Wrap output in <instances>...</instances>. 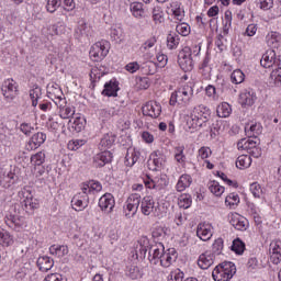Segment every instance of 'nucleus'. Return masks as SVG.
Segmentation results:
<instances>
[{
	"mask_svg": "<svg viewBox=\"0 0 281 281\" xmlns=\"http://www.w3.org/2000/svg\"><path fill=\"white\" fill-rule=\"evenodd\" d=\"M148 260L150 265H159L160 267L168 269L172 262L177 261V250L171 248L166 251L164 244L157 243L150 246Z\"/></svg>",
	"mask_w": 281,
	"mask_h": 281,
	"instance_id": "obj_1",
	"label": "nucleus"
},
{
	"mask_svg": "<svg viewBox=\"0 0 281 281\" xmlns=\"http://www.w3.org/2000/svg\"><path fill=\"white\" fill-rule=\"evenodd\" d=\"M212 117V111L210 108H207L204 104H200L195 108H193L190 119L192 128H203L207 122H210V119Z\"/></svg>",
	"mask_w": 281,
	"mask_h": 281,
	"instance_id": "obj_2",
	"label": "nucleus"
},
{
	"mask_svg": "<svg viewBox=\"0 0 281 281\" xmlns=\"http://www.w3.org/2000/svg\"><path fill=\"white\" fill-rule=\"evenodd\" d=\"M235 273L236 265L232 261H224L214 268L212 277L215 281H228L234 278Z\"/></svg>",
	"mask_w": 281,
	"mask_h": 281,
	"instance_id": "obj_3",
	"label": "nucleus"
},
{
	"mask_svg": "<svg viewBox=\"0 0 281 281\" xmlns=\"http://www.w3.org/2000/svg\"><path fill=\"white\" fill-rule=\"evenodd\" d=\"M18 210L16 205L12 206L10 213L4 217V223L8 227H11V229L21 232L23 227H26V223L25 217L21 216V213Z\"/></svg>",
	"mask_w": 281,
	"mask_h": 281,
	"instance_id": "obj_4",
	"label": "nucleus"
},
{
	"mask_svg": "<svg viewBox=\"0 0 281 281\" xmlns=\"http://www.w3.org/2000/svg\"><path fill=\"white\" fill-rule=\"evenodd\" d=\"M142 203V195L138 193L131 194L123 207V212L126 218H133L135 214H137V210H139V204Z\"/></svg>",
	"mask_w": 281,
	"mask_h": 281,
	"instance_id": "obj_5",
	"label": "nucleus"
},
{
	"mask_svg": "<svg viewBox=\"0 0 281 281\" xmlns=\"http://www.w3.org/2000/svg\"><path fill=\"white\" fill-rule=\"evenodd\" d=\"M178 64L182 71H192L194 69V61L192 60V49L188 46L182 48L178 54Z\"/></svg>",
	"mask_w": 281,
	"mask_h": 281,
	"instance_id": "obj_6",
	"label": "nucleus"
},
{
	"mask_svg": "<svg viewBox=\"0 0 281 281\" xmlns=\"http://www.w3.org/2000/svg\"><path fill=\"white\" fill-rule=\"evenodd\" d=\"M89 54L90 58H92V60H94L95 63L103 60V58H106V56L109 55V42H97L92 45Z\"/></svg>",
	"mask_w": 281,
	"mask_h": 281,
	"instance_id": "obj_7",
	"label": "nucleus"
},
{
	"mask_svg": "<svg viewBox=\"0 0 281 281\" xmlns=\"http://www.w3.org/2000/svg\"><path fill=\"white\" fill-rule=\"evenodd\" d=\"M165 164H166V155H164V153L159 150L151 153L147 161L148 169L153 170V172H157L161 170Z\"/></svg>",
	"mask_w": 281,
	"mask_h": 281,
	"instance_id": "obj_8",
	"label": "nucleus"
},
{
	"mask_svg": "<svg viewBox=\"0 0 281 281\" xmlns=\"http://www.w3.org/2000/svg\"><path fill=\"white\" fill-rule=\"evenodd\" d=\"M150 247H153V245H150V241L147 239V237H142L135 245L132 258H136V260L140 258V260H144L147 252L148 256H150Z\"/></svg>",
	"mask_w": 281,
	"mask_h": 281,
	"instance_id": "obj_9",
	"label": "nucleus"
},
{
	"mask_svg": "<svg viewBox=\"0 0 281 281\" xmlns=\"http://www.w3.org/2000/svg\"><path fill=\"white\" fill-rule=\"evenodd\" d=\"M22 195L24 196L22 209L26 214H34V211L38 210V200L34 199L32 192L25 188L22 190Z\"/></svg>",
	"mask_w": 281,
	"mask_h": 281,
	"instance_id": "obj_10",
	"label": "nucleus"
},
{
	"mask_svg": "<svg viewBox=\"0 0 281 281\" xmlns=\"http://www.w3.org/2000/svg\"><path fill=\"white\" fill-rule=\"evenodd\" d=\"M47 97L53 100L55 104L56 102H59V104H67V101L65 100V94L63 93V90L60 89V86H58V83L47 87Z\"/></svg>",
	"mask_w": 281,
	"mask_h": 281,
	"instance_id": "obj_11",
	"label": "nucleus"
},
{
	"mask_svg": "<svg viewBox=\"0 0 281 281\" xmlns=\"http://www.w3.org/2000/svg\"><path fill=\"white\" fill-rule=\"evenodd\" d=\"M99 207H101L102 212H105V214H111L115 207V198H113V194H103L99 199Z\"/></svg>",
	"mask_w": 281,
	"mask_h": 281,
	"instance_id": "obj_12",
	"label": "nucleus"
},
{
	"mask_svg": "<svg viewBox=\"0 0 281 281\" xmlns=\"http://www.w3.org/2000/svg\"><path fill=\"white\" fill-rule=\"evenodd\" d=\"M142 111L143 115L157 119L161 115V105L157 102L149 101L143 106Z\"/></svg>",
	"mask_w": 281,
	"mask_h": 281,
	"instance_id": "obj_13",
	"label": "nucleus"
},
{
	"mask_svg": "<svg viewBox=\"0 0 281 281\" xmlns=\"http://www.w3.org/2000/svg\"><path fill=\"white\" fill-rule=\"evenodd\" d=\"M155 211H157V206H155V200L153 196L147 195L143 198L140 201V212L144 216H150Z\"/></svg>",
	"mask_w": 281,
	"mask_h": 281,
	"instance_id": "obj_14",
	"label": "nucleus"
},
{
	"mask_svg": "<svg viewBox=\"0 0 281 281\" xmlns=\"http://www.w3.org/2000/svg\"><path fill=\"white\" fill-rule=\"evenodd\" d=\"M2 93L9 102H12L19 93V90L16 89V83H13L11 80H7L4 85L2 86Z\"/></svg>",
	"mask_w": 281,
	"mask_h": 281,
	"instance_id": "obj_15",
	"label": "nucleus"
},
{
	"mask_svg": "<svg viewBox=\"0 0 281 281\" xmlns=\"http://www.w3.org/2000/svg\"><path fill=\"white\" fill-rule=\"evenodd\" d=\"M88 205H89V196L82 195V193H78L71 200L72 210H75L76 212H82V210H86Z\"/></svg>",
	"mask_w": 281,
	"mask_h": 281,
	"instance_id": "obj_16",
	"label": "nucleus"
},
{
	"mask_svg": "<svg viewBox=\"0 0 281 281\" xmlns=\"http://www.w3.org/2000/svg\"><path fill=\"white\" fill-rule=\"evenodd\" d=\"M45 139H47V135L43 132H37L34 134L26 145L27 150H36L40 148L42 144H45Z\"/></svg>",
	"mask_w": 281,
	"mask_h": 281,
	"instance_id": "obj_17",
	"label": "nucleus"
},
{
	"mask_svg": "<svg viewBox=\"0 0 281 281\" xmlns=\"http://www.w3.org/2000/svg\"><path fill=\"white\" fill-rule=\"evenodd\" d=\"M119 91L120 83L116 79H111L110 81L105 82L102 95H106L108 98H117Z\"/></svg>",
	"mask_w": 281,
	"mask_h": 281,
	"instance_id": "obj_18",
	"label": "nucleus"
},
{
	"mask_svg": "<svg viewBox=\"0 0 281 281\" xmlns=\"http://www.w3.org/2000/svg\"><path fill=\"white\" fill-rule=\"evenodd\" d=\"M177 91L179 95V104H188V102L192 100V95H194V89H192V86L190 85L183 86Z\"/></svg>",
	"mask_w": 281,
	"mask_h": 281,
	"instance_id": "obj_19",
	"label": "nucleus"
},
{
	"mask_svg": "<svg viewBox=\"0 0 281 281\" xmlns=\"http://www.w3.org/2000/svg\"><path fill=\"white\" fill-rule=\"evenodd\" d=\"M93 161L97 168H103V166L113 161V154L111 151H102L94 156Z\"/></svg>",
	"mask_w": 281,
	"mask_h": 281,
	"instance_id": "obj_20",
	"label": "nucleus"
},
{
	"mask_svg": "<svg viewBox=\"0 0 281 281\" xmlns=\"http://www.w3.org/2000/svg\"><path fill=\"white\" fill-rule=\"evenodd\" d=\"M214 265V255L210 252H204L200 255L198 259V267L200 269H210Z\"/></svg>",
	"mask_w": 281,
	"mask_h": 281,
	"instance_id": "obj_21",
	"label": "nucleus"
},
{
	"mask_svg": "<svg viewBox=\"0 0 281 281\" xmlns=\"http://www.w3.org/2000/svg\"><path fill=\"white\" fill-rule=\"evenodd\" d=\"M196 236L200 240H210V238H212V227L209 224H199L196 228Z\"/></svg>",
	"mask_w": 281,
	"mask_h": 281,
	"instance_id": "obj_22",
	"label": "nucleus"
},
{
	"mask_svg": "<svg viewBox=\"0 0 281 281\" xmlns=\"http://www.w3.org/2000/svg\"><path fill=\"white\" fill-rule=\"evenodd\" d=\"M276 58V50L268 49L261 57L260 65L265 69H271L273 67V60Z\"/></svg>",
	"mask_w": 281,
	"mask_h": 281,
	"instance_id": "obj_23",
	"label": "nucleus"
},
{
	"mask_svg": "<svg viewBox=\"0 0 281 281\" xmlns=\"http://www.w3.org/2000/svg\"><path fill=\"white\" fill-rule=\"evenodd\" d=\"M247 137H258L262 133V125L260 123H248L245 126Z\"/></svg>",
	"mask_w": 281,
	"mask_h": 281,
	"instance_id": "obj_24",
	"label": "nucleus"
},
{
	"mask_svg": "<svg viewBox=\"0 0 281 281\" xmlns=\"http://www.w3.org/2000/svg\"><path fill=\"white\" fill-rule=\"evenodd\" d=\"M37 267L40 271L47 272L54 268V259L48 256H42L37 259Z\"/></svg>",
	"mask_w": 281,
	"mask_h": 281,
	"instance_id": "obj_25",
	"label": "nucleus"
},
{
	"mask_svg": "<svg viewBox=\"0 0 281 281\" xmlns=\"http://www.w3.org/2000/svg\"><path fill=\"white\" fill-rule=\"evenodd\" d=\"M66 103L56 102V106L59 108V115L63 120H69V117H74V113H76V110L74 108H69L65 105Z\"/></svg>",
	"mask_w": 281,
	"mask_h": 281,
	"instance_id": "obj_26",
	"label": "nucleus"
},
{
	"mask_svg": "<svg viewBox=\"0 0 281 281\" xmlns=\"http://www.w3.org/2000/svg\"><path fill=\"white\" fill-rule=\"evenodd\" d=\"M239 102L241 106H252V104L256 102V94L254 92H243L239 95Z\"/></svg>",
	"mask_w": 281,
	"mask_h": 281,
	"instance_id": "obj_27",
	"label": "nucleus"
},
{
	"mask_svg": "<svg viewBox=\"0 0 281 281\" xmlns=\"http://www.w3.org/2000/svg\"><path fill=\"white\" fill-rule=\"evenodd\" d=\"M125 274L127 278H131V280H139L142 276H144V272H142V269L135 265L127 266L125 269Z\"/></svg>",
	"mask_w": 281,
	"mask_h": 281,
	"instance_id": "obj_28",
	"label": "nucleus"
},
{
	"mask_svg": "<svg viewBox=\"0 0 281 281\" xmlns=\"http://www.w3.org/2000/svg\"><path fill=\"white\" fill-rule=\"evenodd\" d=\"M49 254L52 256H57V258H64V256H67V254H69V247L65 245H61V246L52 245L49 247Z\"/></svg>",
	"mask_w": 281,
	"mask_h": 281,
	"instance_id": "obj_29",
	"label": "nucleus"
},
{
	"mask_svg": "<svg viewBox=\"0 0 281 281\" xmlns=\"http://www.w3.org/2000/svg\"><path fill=\"white\" fill-rule=\"evenodd\" d=\"M190 186H192V177L190 175H182L178 180L176 189L178 192H183V190L190 188Z\"/></svg>",
	"mask_w": 281,
	"mask_h": 281,
	"instance_id": "obj_30",
	"label": "nucleus"
},
{
	"mask_svg": "<svg viewBox=\"0 0 281 281\" xmlns=\"http://www.w3.org/2000/svg\"><path fill=\"white\" fill-rule=\"evenodd\" d=\"M139 151L135 150V148H128L127 154L125 156L126 166H135L139 160Z\"/></svg>",
	"mask_w": 281,
	"mask_h": 281,
	"instance_id": "obj_31",
	"label": "nucleus"
},
{
	"mask_svg": "<svg viewBox=\"0 0 281 281\" xmlns=\"http://www.w3.org/2000/svg\"><path fill=\"white\" fill-rule=\"evenodd\" d=\"M140 70L143 71V74H145L146 76H153L157 72V64L155 61H145L142 66H140Z\"/></svg>",
	"mask_w": 281,
	"mask_h": 281,
	"instance_id": "obj_32",
	"label": "nucleus"
},
{
	"mask_svg": "<svg viewBox=\"0 0 281 281\" xmlns=\"http://www.w3.org/2000/svg\"><path fill=\"white\" fill-rule=\"evenodd\" d=\"M251 166V156L240 155L236 160V168L239 170H245Z\"/></svg>",
	"mask_w": 281,
	"mask_h": 281,
	"instance_id": "obj_33",
	"label": "nucleus"
},
{
	"mask_svg": "<svg viewBox=\"0 0 281 281\" xmlns=\"http://www.w3.org/2000/svg\"><path fill=\"white\" fill-rule=\"evenodd\" d=\"M151 16L156 25H159L166 21V18H164V9H161V7H154Z\"/></svg>",
	"mask_w": 281,
	"mask_h": 281,
	"instance_id": "obj_34",
	"label": "nucleus"
},
{
	"mask_svg": "<svg viewBox=\"0 0 281 281\" xmlns=\"http://www.w3.org/2000/svg\"><path fill=\"white\" fill-rule=\"evenodd\" d=\"M256 140L249 137L248 139L243 138L237 143L238 150H251V148L256 147Z\"/></svg>",
	"mask_w": 281,
	"mask_h": 281,
	"instance_id": "obj_35",
	"label": "nucleus"
},
{
	"mask_svg": "<svg viewBox=\"0 0 281 281\" xmlns=\"http://www.w3.org/2000/svg\"><path fill=\"white\" fill-rule=\"evenodd\" d=\"M231 225L235 227V229H238L239 232H246L247 227H249V223L245 218H232Z\"/></svg>",
	"mask_w": 281,
	"mask_h": 281,
	"instance_id": "obj_36",
	"label": "nucleus"
},
{
	"mask_svg": "<svg viewBox=\"0 0 281 281\" xmlns=\"http://www.w3.org/2000/svg\"><path fill=\"white\" fill-rule=\"evenodd\" d=\"M216 113L218 117H229L232 113V106L229 105V103L224 102L217 106Z\"/></svg>",
	"mask_w": 281,
	"mask_h": 281,
	"instance_id": "obj_37",
	"label": "nucleus"
},
{
	"mask_svg": "<svg viewBox=\"0 0 281 281\" xmlns=\"http://www.w3.org/2000/svg\"><path fill=\"white\" fill-rule=\"evenodd\" d=\"M43 95L41 87L35 86L32 90H30V98L32 100V106H38V100Z\"/></svg>",
	"mask_w": 281,
	"mask_h": 281,
	"instance_id": "obj_38",
	"label": "nucleus"
},
{
	"mask_svg": "<svg viewBox=\"0 0 281 281\" xmlns=\"http://www.w3.org/2000/svg\"><path fill=\"white\" fill-rule=\"evenodd\" d=\"M232 251L237 254V256H243L245 254V244L240 238H236L233 240V245L231 246Z\"/></svg>",
	"mask_w": 281,
	"mask_h": 281,
	"instance_id": "obj_39",
	"label": "nucleus"
},
{
	"mask_svg": "<svg viewBox=\"0 0 281 281\" xmlns=\"http://www.w3.org/2000/svg\"><path fill=\"white\" fill-rule=\"evenodd\" d=\"M231 81L233 85H243L245 82V72L240 69H236L231 75Z\"/></svg>",
	"mask_w": 281,
	"mask_h": 281,
	"instance_id": "obj_40",
	"label": "nucleus"
},
{
	"mask_svg": "<svg viewBox=\"0 0 281 281\" xmlns=\"http://www.w3.org/2000/svg\"><path fill=\"white\" fill-rule=\"evenodd\" d=\"M0 245L2 247H10L12 245V236L3 228H0Z\"/></svg>",
	"mask_w": 281,
	"mask_h": 281,
	"instance_id": "obj_41",
	"label": "nucleus"
},
{
	"mask_svg": "<svg viewBox=\"0 0 281 281\" xmlns=\"http://www.w3.org/2000/svg\"><path fill=\"white\" fill-rule=\"evenodd\" d=\"M209 190L215 196H221L225 192V187H222L217 181H212L209 183Z\"/></svg>",
	"mask_w": 281,
	"mask_h": 281,
	"instance_id": "obj_42",
	"label": "nucleus"
},
{
	"mask_svg": "<svg viewBox=\"0 0 281 281\" xmlns=\"http://www.w3.org/2000/svg\"><path fill=\"white\" fill-rule=\"evenodd\" d=\"M131 11L136 19L144 16V4L142 2H134L131 4Z\"/></svg>",
	"mask_w": 281,
	"mask_h": 281,
	"instance_id": "obj_43",
	"label": "nucleus"
},
{
	"mask_svg": "<svg viewBox=\"0 0 281 281\" xmlns=\"http://www.w3.org/2000/svg\"><path fill=\"white\" fill-rule=\"evenodd\" d=\"M178 205H179V207H183V210H188V207H190L192 205V195L182 194L179 198Z\"/></svg>",
	"mask_w": 281,
	"mask_h": 281,
	"instance_id": "obj_44",
	"label": "nucleus"
},
{
	"mask_svg": "<svg viewBox=\"0 0 281 281\" xmlns=\"http://www.w3.org/2000/svg\"><path fill=\"white\" fill-rule=\"evenodd\" d=\"M179 41H180L179 35L170 33L167 36V47L169 49H177V47L179 45Z\"/></svg>",
	"mask_w": 281,
	"mask_h": 281,
	"instance_id": "obj_45",
	"label": "nucleus"
},
{
	"mask_svg": "<svg viewBox=\"0 0 281 281\" xmlns=\"http://www.w3.org/2000/svg\"><path fill=\"white\" fill-rule=\"evenodd\" d=\"M186 150V147L180 146L175 148V159L178 161V164H186V154L183 151Z\"/></svg>",
	"mask_w": 281,
	"mask_h": 281,
	"instance_id": "obj_46",
	"label": "nucleus"
},
{
	"mask_svg": "<svg viewBox=\"0 0 281 281\" xmlns=\"http://www.w3.org/2000/svg\"><path fill=\"white\" fill-rule=\"evenodd\" d=\"M33 166H43L45 164V153L40 151L31 157Z\"/></svg>",
	"mask_w": 281,
	"mask_h": 281,
	"instance_id": "obj_47",
	"label": "nucleus"
},
{
	"mask_svg": "<svg viewBox=\"0 0 281 281\" xmlns=\"http://www.w3.org/2000/svg\"><path fill=\"white\" fill-rule=\"evenodd\" d=\"M61 3L63 0H48L46 4L47 12H50V14H53V12H56V10L60 8Z\"/></svg>",
	"mask_w": 281,
	"mask_h": 281,
	"instance_id": "obj_48",
	"label": "nucleus"
},
{
	"mask_svg": "<svg viewBox=\"0 0 281 281\" xmlns=\"http://www.w3.org/2000/svg\"><path fill=\"white\" fill-rule=\"evenodd\" d=\"M122 34H123V31H122V27L120 26H113L111 30H110V36L112 38V41H122Z\"/></svg>",
	"mask_w": 281,
	"mask_h": 281,
	"instance_id": "obj_49",
	"label": "nucleus"
},
{
	"mask_svg": "<svg viewBox=\"0 0 281 281\" xmlns=\"http://www.w3.org/2000/svg\"><path fill=\"white\" fill-rule=\"evenodd\" d=\"M250 192L255 196V199H260L262 195V187L258 184V182H254L250 184Z\"/></svg>",
	"mask_w": 281,
	"mask_h": 281,
	"instance_id": "obj_50",
	"label": "nucleus"
},
{
	"mask_svg": "<svg viewBox=\"0 0 281 281\" xmlns=\"http://www.w3.org/2000/svg\"><path fill=\"white\" fill-rule=\"evenodd\" d=\"M212 250L215 256H221V252L223 251V238L215 239Z\"/></svg>",
	"mask_w": 281,
	"mask_h": 281,
	"instance_id": "obj_51",
	"label": "nucleus"
},
{
	"mask_svg": "<svg viewBox=\"0 0 281 281\" xmlns=\"http://www.w3.org/2000/svg\"><path fill=\"white\" fill-rule=\"evenodd\" d=\"M30 267H22L18 270V272L15 273V278L20 281L25 280V278L29 276L30 273Z\"/></svg>",
	"mask_w": 281,
	"mask_h": 281,
	"instance_id": "obj_52",
	"label": "nucleus"
},
{
	"mask_svg": "<svg viewBox=\"0 0 281 281\" xmlns=\"http://www.w3.org/2000/svg\"><path fill=\"white\" fill-rule=\"evenodd\" d=\"M176 31L178 34H181V36H188V34H190V26L186 23L178 24Z\"/></svg>",
	"mask_w": 281,
	"mask_h": 281,
	"instance_id": "obj_53",
	"label": "nucleus"
},
{
	"mask_svg": "<svg viewBox=\"0 0 281 281\" xmlns=\"http://www.w3.org/2000/svg\"><path fill=\"white\" fill-rule=\"evenodd\" d=\"M75 131H77V133H80V131H82V128H85V119L77 116L74 121V126Z\"/></svg>",
	"mask_w": 281,
	"mask_h": 281,
	"instance_id": "obj_54",
	"label": "nucleus"
},
{
	"mask_svg": "<svg viewBox=\"0 0 281 281\" xmlns=\"http://www.w3.org/2000/svg\"><path fill=\"white\" fill-rule=\"evenodd\" d=\"M44 281H67L65 277L60 273H50L45 277Z\"/></svg>",
	"mask_w": 281,
	"mask_h": 281,
	"instance_id": "obj_55",
	"label": "nucleus"
},
{
	"mask_svg": "<svg viewBox=\"0 0 281 281\" xmlns=\"http://www.w3.org/2000/svg\"><path fill=\"white\" fill-rule=\"evenodd\" d=\"M126 71L130 74H135V71H138V69H142V66L138 65L137 61L130 63L125 66Z\"/></svg>",
	"mask_w": 281,
	"mask_h": 281,
	"instance_id": "obj_56",
	"label": "nucleus"
},
{
	"mask_svg": "<svg viewBox=\"0 0 281 281\" xmlns=\"http://www.w3.org/2000/svg\"><path fill=\"white\" fill-rule=\"evenodd\" d=\"M87 30H89V26H87V23H85V21H81L79 22L76 33L80 34V36H87Z\"/></svg>",
	"mask_w": 281,
	"mask_h": 281,
	"instance_id": "obj_57",
	"label": "nucleus"
},
{
	"mask_svg": "<svg viewBox=\"0 0 281 281\" xmlns=\"http://www.w3.org/2000/svg\"><path fill=\"white\" fill-rule=\"evenodd\" d=\"M151 236L153 238H157V240H161V238H165L166 232H164L162 227H158L153 231Z\"/></svg>",
	"mask_w": 281,
	"mask_h": 281,
	"instance_id": "obj_58",
	"label": "nucleus"
},
{
	"mask_svg": "<svg viewBox=\"0 0 281 281\" xmlns=\"http://www.w3.org/2000/svg\"><path fill=\"white\" fill-rule=\"evenodd\" d=\"M168 281H183V272L178 270L177 272H171L168 277Z\"/></svg>",
	"mask_w": 281,
	"mask_h": 281,
	"instance_id": "obj_59",
	"label": "nucleus"
},
{
	"mask_svg": "<svg viewBox=\"0 0 281 281\" xmlns=\"http://www.w3.org/2000/svg\"><path fill=\"white\" fill-rule=\"evenodd\" d=\"M270 252H272V254H281V241L280 240L272 241L270 244Z\"/></svg>",
	"mask_w": 281,
	"mask_h": 281,
	"instance_id": "obj_60",
	"label": "nucleus"
},
{
	"mask_svg": "<svg viewBox=\"0 0 281 281\" xmlns=\"http://www.w3.org/2000/svg\"><path fill=\"white\" fill-rule=\"evenodd\" d=\"M210 155H212V149H210V147H202L199 149V157H201V159H207Z\"/></svg>",
	"mask_w": 281,
	"mask_h": 281,
	"instance_id": "obj_61",
	"label": "nucleus"
},
{
	"mask_svg": "<svg viewBox=\"0 0 281 281\" xmlns=\"http://www.w3.org/2000/svg\"><path fill=\"white\" fill-rule=\"evenodd\" d=\"M82 144H85L82 140H70L68 143V150H78Z\"/></svg>",
	"mask_w": 281,
	"mask_h": 281,
	"instance_id": "obj_62",
	"label": "nucleus"
},
{
	"mask_svg": "<svg viewBox=\"0 0 281 281\" xmlns=\"http://www.w3.org/2000/svg\"><path fill=\"white\" fill-rule=\"evenodd\" d=\"M270 262H272L273 265H280L281 254L270 252Z\"/></svg>",
	"mask_w": 281,
	"mask_h": 281,
	"instance_id": "obj_63",
	"label": "nucleus"
},
{
	"mask_svg": "<svg viewBox=\"0 0 281 281\" xmlns=\"http://www.w3.org/2000/svg\"><path fill=\"white\" fill-rule=\"evenodd\" d=\"M271 78H274V82H281V68L272 70Z\"/></svg>",
	"mask_w": 281,
	"mask_h": 281,
	"instance_id": "obj_64",
	"label": "nucleus"
}]
</instances>
